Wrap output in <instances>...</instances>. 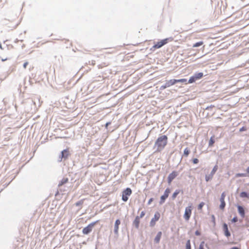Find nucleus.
<instances>
[{
    "mask_svg": "<svg viewBox=\"0 0 249 249\" xmlns=\"http://www.w3.org/2000/svg\"><path fill=\"white\" fill-rule=\"evenodd\" d=\"M168 138L166 135H161L157 139V152L163 150L167 145Z\"/></svg>",
    "mask_w": 249,
    "mask_h": 249,
    "instance_id": "obj_1",
    "label": "nucleus"
},
{
    "mask_svg": "<svg viewBox=\"0 0 249 249\" xmlns=\"http://www.w3.org/2000/svg\"><path fill=\"white\" fill-rule=\"evenodd\" d=\"M204 74L203 72H196L192 76H191L188 81V83H193L196 80H199L202 78Z\"/></svg>",
    "mask_w": 249,
    "mask_h": 249,
    "instance_id": "obj_2",
    "label": "nucleus"
},
{
    "mask_svg": "<svg viewBox=\"0 0 249 249\" xmlns=\"http://www.w3.org/2000/svg\"><path fill=\"white\" fill-rule=\"evenodd\" d=\"M99 220H97L93 222H92L89 224L87 227H85L82 231V232L84 234H88L90 233L92 230L94 226L98 223Z\"/></svg>",
    "mask_w": 249,
    "mask_h": 249,
    "instance_id": "obj_3",
    "label": "nucleus"
},
{
    "mask_svg": "<svg viewBox=\"0 0 249 249\" xmlns=\"http://www.w3.org/2000/svg\"><path fill=\"white\" fill-rule=\"evenodd\" d=\"M132 194V190L130 188H127L124 190L122 192V200L126 202L128 199L129 196Z\"/></svg>",
    "mask_w": 249,
    "mask_h": 249,
    "instance_id": "obj_4",
    "label": "nucleus"
},
{
    "mask_svg": "<svg viewBox=\"0 0 249 249\" xmlns=\"http://www.w3.org/2000/svg\"><path fill=\"white\" fill-rule=\"evenodd\" d=\"M173 40L172 37L166 38L162 40H159L157 41V49L160 48L167 44L169 41Z\"/></svg>",
    "mask_w": 249,
    "mask_h": 249,
    "instance_id": "obj_5",
    "label": "nucleus"
},
{
    "mask_svg": "<svg viewBox=\"0 0 249 249\" xmlns=\"http://www.w3.org/2000/svg\"><path fill=\"white\" fill-rule=\"evenodd\" d=\"M4 25L11 30L15 29L18 25V21L15 20L10 21L9 20H5Z\"/></svg>",
    "mask_w": 249,
    "mask_h": 249,
    "instance_id": "obj_6",
    "label": "nucleus"
},
{
    "mask_svg": "<svg viewBox=\"0 0 249 249\" xmlns=\"http://www.w3.org/2000/svg\"><path fill=\"white\" fill-rule=\"evenodd\" d=\"M192 214V208L191 206H188L185 208L184 214L183 217L185 220L188 221L190 218Z\"/></svg>",
    "mask_w": 249,
    "mask_h": 249,
    "instance_id": "obj_7",
    "label": "nucleus"
},
{
    "mask_svg": "<svg viewBox=\"0 0 249 249\" xmlns=\"http://www.w3.org/2000/svg\"><path fill=\"white\" fill-rule=\"evenodd\" d=\"M170 192V190L169 188L166 189L163 195L162 196H161L160 197V199L159 202L160 204H162L165 202L166 198L168 197Z\"/></svg>",
    "mask_w": 249,
    "mask_h": 249,
    "instance_id": "obj_8",
    "label": "nucleus"
},
{
    "mask_svg": "<svg viewBox=\"0 0 249 249\" xmlns=\"http://www.w3.org/2000/svg\"><path fill=\"white\" fill-rule=\"evenodd\" d=\"M226 196V195L225 192H223L220 198V205H219V209L220 210H223L225 209L226 206V203L225 201V198Z\"/></svg>",
    "mask_w": 249,
    "mask_h": 249,
    "instance_id": "obj_9",
    "label": "nucleus"
},
{
    "mask_svg": "<svg viewBox=\"0 0 249 249\" xmlns=\"http://www.w3.org/2000/svg\"><path fill=\"white\" fill-rule=\"evenodd\" d=\"M178 172L176 171L172 172L168 176V183L170 184L178 175Z\"/></svg>",
    "mask_w": 249,
    "mask_h": 249,
    "instance_id": "obj_10",
    "label": "nucleus"
},
{
    "mask_svg": "<svg viewBox=\"0 0 249 249\" xmlns=\"http://www.w3.org/2000/svg\"><path fill=\"white\" fill-rule=\"evenodd\" d=\"M222 228L224 231V235L227 237L231 236V234L228 229V226L226 223H224L222 225Z\"/></svg>",
    "mask_w": 249,
    "mask_h": 249,
    "instance_id": "obj_11",
    "label": "nucleus"
},
{
    "mask_svg": "<svg viewBox=\"0 0 249 249\" xmlns=\"http://www.w3.org/2000/svg\"><path fill=\"white\" fill-rule=\"evenodd\" d=\"M236 207L239 214L242 218H244L245 216V211L244 208L239 204H237Z\"/></svg>",
    "mask_w": 249,
    "mask_h": 249,
    "instance_id": "obj_12",
    "label": "nucleus"
},
{
    "mask_svg": "<svg viewBox=\"0 0 249 249\" xmlns=\"http://www.w3.org/2000/svg\"><path fill=\"white\" fill-rule=\"evenodd\" d=\"M70 155L69 149H65L61 152V159H67Z\"/></svg>",
    "mask_w": 249,
    "mask_h": 249,
    "instance_id": "obj_13",
    "label": "nucleus"
},
{
    "mask_svg": "<svg viewBox=\"0 0 249 249\" xmlns=\"http://www.w3.org/2000/svg\"><path fill=\"white\" fill-rule=\"evenodd\" d=\"M120 223H121V222H120V220L117 219L116 220L115 223V225H114V233L116 234H118L119 226L120 224Z\"/></svg>",
    "mask_w": 249,
    "mask_h": 249,
    "instance_id": "obj_14",
    "label": "nucleus"
},
{
    "mask_svg": "<svg viewBox=\"0 0 249 249\" xmlns=\"http://www.w3.org/2000/svg\"><path fill=\"white\" fill-rule=\"evenodd\" d=\"M140 217H139L138 216H137L133 222V224L135 226V227L137 228V229H138L139 227V224H140Z\"/></svg>",
    "mask_w": 249,
    "mask_h": 249,
    "instance_id": "obj_15",
    "label": "nucleus"
},
{
    "mask_svg": "<svg viewBox=\"0 0 249 249\" xmlns=\"http://www.w3.org/2000/svg\"><path fill=\"white\" fill-rule=\"evenodd\" d=\"M240 196L242 198H249V193H248L246 191H243L240 193Z\"/></svg>",
    "mask_w": 249,
    "mask_h": 249,
    "instance_id": "obj_16",
    "label": "nucleus"
},
{
    "mask_svg": "<svg viewBox=\"0 0 249 249\" xmlns=\"http://www.w3.org/2000/svg\"><path fill=\"white\" fill-rule=\"evenodd\" d=\"M214 136H212L211 137L210 140H209V146L211 147L212 146H213L214 142H215V141H214Z\"/></svg>",
    "mask_w": 249,
    "mask_h": 249,
    "instance_id": "obj_17",
    "label": "nucleus"
},
{
    "mask_svg": "<svg viewBox=\"0 0 249 249\" xmlns=\"http://www.w3.org/2000/svg\"><path fill=\"white\" fill-rule=\"evenodd\" d=\"M180 192V190L177 189L175 190V191L173 193L172 196V198L173 199H174L176 198V197L179 194Z\"/></svg>",
    "mask_w": 249,
    "mask_h": 249,
    "instance_id": "obj_18",
    "label": "nucleus"
},
{
    "mask_svg": "<svg viewBox=\"0 0 249 249\" xmlns=\"http://www.w3.org/2000/svg\"><path fill=\"white\" fill-rule=\"evenodd\" d=\"M248 175L247 173H236L235 175V178H239V177H248Z\"/></svg>",
    "mask_w": 249,
    "mask_h": 249,
    "instance_id": "obj_19",
    "label": "nucleus"
},
{
    "mask_svg": "<svg viewBox=\"0 0 249 249\" xmlns=\"http://www.w3.org/2000/svg\"><path fill=\"white\" fill-rule=\"evenodd\" d=\"M213 175H212L211 173L209 175H206L205 177V179L206 181L208 182L211 180L213 178Z\"/></svg>",
    "mask_w": 249,
    "mask_h": 249,
    "instance_id": "obj_20",
    "label": "nucleus"
},
{
    "mask_svg": "<svg viewBox=\"0 0 249 249\" xmlns=\"http://www.w3.org/2000/svg\"><path fill=\"white\" fill-rule=\"evenodd\" d=\"M203 44V42L202 41H200L199 42H196L194 43L193 45V47L196 48L202 46Z\"/></svg>",
    "mask_w": 249,
    "mask_h": 249,
    "instance_id": "obj_21",
    "label": "nucleus"
},
{
    "mask_svg": "<svg viewBox=\"0 0 249 249\" xmlns=\"http://www.w3.org/2000/svg\"><path fill=\"white\" fill-rule=\"evenodd\" d=\"M184 83L185 84H187V83H188L187 79L185 78L177 79V83Z\"/></svg>",
    "mask_w": 249,
    "mask_h": 249,
    "instance_id": "obj_22",
    "label": "nucleus"
},
{
    "mask_svg": "<svg viewBox=\"0 0 249 249\" xmlns=\"http://www.w3.org/2000/svg\"><path fill=\"white\" fill-rule=\"evenodd\" d=\"M167 82L169 84V86L170 87L171 86H172V85H175L176 84H177V79H171L170 80L167 81Z\"/></svg>",
    "mask_w": 249,
    "mask_h": 249,
    "instance_id": "obj_23",
    "label": "nucleus"
},
{
    "mask_svg": "<svg viewBox=\"0 0 249 249\" xmlns=\"http://www.w3.org/2000/svg\"><path fill=\"white\" fill-rule=\"evenodd\" d=\"M217 169H218V166L217 165H215L213 167V168L210 173L213 176L215 174L216 171L217 170Z\"/></svg>",
    "mask_w": 249,
    "mask_h": 249,
    "instance_id": "obj_24",
    "label": "nucleus"
},
{
    "mask_svg": "<svg viewBox=\"0 0 249 249\" xmlns=\"http://www.w3.org/2000/svg\"><path fill=\"white\" fill-rule=\"evenodd\" d=\"M190 152V150L187 147H186L184 150L183 155L185 157H187L189 155Z\"/></svg>",
    "mask_w": 249,
    "mask_h": 249,
    "instance_id": "obj_25",
    "label": "nucleus"
},
{
    "mask_svg": "<svg viewBox=\"0 0 249 249\" xmlns=\"http://www.w3.org/2000/svg\"><path fill=\"white\" fill-rule=\"evenodd\" d=\"M84 199H81L80 201L77 202L75 203V205L76 206H80V208H82V205L83 204V203H84Z\"/></svg>",
    "mask_w": 249,
    "mask_h": 249,
    "instance_id": "obj_26",
    "label": "nucleus"
},
{
    "mask_svg": "<svg viewBox=\"0 0 249 249\" xmlns=\"http://www.w3.org/2000/svg\"><path fill=\"white\" fill-rule=\"evenodd\" d=\"M161 231H159L157 233V243L159 242L160 239L161 238Z\"/></svg>",
    "mask_w": 249,
    "mask_h": 249,
    "instance_id": "obj_27",
    "label": "nucleus"
},
{
    "mask_svg": "<svg viewBox=\"0 0 249 249\" xmlns=\"http://www.w3.org/2000/svg\"><path fill=\"white\" fill-rule=\"evenodd\" d=\"M186 249H191V245L190 240H188L186 243Z\"/></svg>",
    "mask_w": 249,
    "mask_h": 249,
    "instance_id": "obj_28",
    "label": "nucleus"
},
{
    "mask_svg": "<svg viewBox=\"0 0 249 249\" xmlns=\"http://www.w3.org/2000/svg\"><path fill=\"white\" fill-rule=\"evenodd\" d=\"M204 204L205 203L203 202H201V203H200L197 206L198 210H201L203 207L204 206Z\"/></svg>",
    "mask_w": 249,
    "mask_h": 249,
    "instance_id": "obj_29",
    "label": "nucleus"
},
{
    "mask_svg": "<svg viewBox=\"0 0 249 249\" xmlns=\"http://www.w3.org/2000/svg\"><path fill=\"white\" fill-rule=\"evenodd\" d=\"M214 107V105H211L210 106L205 107V108L204 107V109H205V110H210L211 108H212Z\"/></svg>",
    "mask_w": 249,
    "mask_h": 249,
    "instance_id": "obj_30",
    "label": "nucleus"
},
{
    "mask_svg": "<svg viewBox=\"0 0 249 249\" xmlns=\"http://www.w3.org/2000/svg\"><path fill=\"white\" fill-rule=\"evenodd\" d=\"M238 221V218L236 216H234L231 219L232 223H236Z\"/></svg>",
    "mask_w": 249,
    "mask_h": 249,
    "instance_id": "obj_31",
    "label": "nucleus"
},
{
    "mask_svg": "<svg viewBox=\"0 0 249 249\" xmlns=\"http://www.w3.org/2000/svg\"><path fill=\"white\" fill-rule=\"evenodd\" d=\"M204 241L201 242L200 243V245H199L198 249H204Z\"/></svg>",
    "mask_w": 249,
    "mask_h": 249,
    "instance_id": "obj_32",
    "label": "nucleus"
},
{
    "mask_svg": "<svg viewBox=\"0 0 249 249\" xmlns=\"http://www.w3.org/2000/svg\"><path fill=\"white\" fill-rule=\"evenodd\" d=\"M192 161L194 164H197L198 163L199 160L197 158H194L193 159Z\"/></svg>",
    "mask_w": 249,
    "mask_h": 249,
    "instance_id": "obj_33",
    "label": "nucleus"
},
{
    "mask_svg": "<svg viewBox=\"0 0 249 249\" xmlns=\"http://www.w3.org/2000/svg\"><path fill=\"white\" fill-rule=\"evenodd\" d=\"M247 130V127L245 126H242V127H241L239 129V131L240 132H242V131H246Z\"/></svg>",
    "mask_w": 249,
    "mask_h": 249,
    "instance_id": "obj_34",
    "label": "nucleus"
},
{
    "mask_svg": "<svg viewBox=\"0 0 249 249\" xmlns=\"http://www.w3.org/2000/svg\"><path fill=\"white\" fill-rule=\"evenodd\" d=\"M163 85L165 89L170 87L167 81H166V82Z\"/></svg>",
    "mask_w": 249,
    "mask_h": 249,
    "instance_id": "obj_35",
    "label": "nucleus"
},
{
    "mask_svg": "<svg viewBox=\"0 0 249 249\" xmlns=\"http://www.w3.org/2000/svg\"><path fill=\"white\" fill-rule=\"evenodd\" d=\"M28 64H29L28 62H27V61L25 62L23 65V68L25 69H26L27 66H28Z\"/></svg>",
    "mask_w": 249,
    "mask_h": 249,
    "instance_id": "obj_36",
    "label": "nucleus"
},
{
    "mask_svg": "<svg viewBox=\"0 0 249 249\" xmlns=\"http://www.w3.org/2000/svg\"><path fill=\"white\" fill-rule=\"evenodd\" d=\"M155 225V220H154V218H152L151 221V222H150V225L151 226H154Z\"/></svg>",
    "mask_w": 249,
    "mask_h": 249,
    "instance_id": "obj_37",
    "label": "nucleus"
},
{
    "mask_svg": "<svg viewBox=\"0 0 249 249\" xmlns=\"http://www.w3.org/2000/svg\"><path fill=\"white\" fill-rule=\"evenodd\" d=\"M145 215V213L144 212L142 211L141 213V214L140 215V216H138L139 217H140V218L143 217Z\"/></svg>",
    "mask_w": 249,
    "mask_h": 249,
    "instance_id": "obj_38",
    "label": "nucleus"
},
{
    "mask_svg": "<svg viewBox=\"0 0 249 249\" xmlns=\"http://www.w3.org/2000/svg\"><path fill=\"white\" fill-rule=\"evenodd\" d=\"M195 235L196 236H199L201 235V232L199 231H198V230L196 231H195Z\"/></svg>",
    "mask_w": 249,
    "mask_h": 249,
    "instance_id": "obj_39",
    "label": "nucleus"
},
{
    "mask_svg": "<svg viewBox=\"0 0 249 249\" xmlns=\"http://www.w3.org/2000/svg\"><path fill=\"white\" fill-rule=\"evenodd\" d=\"M153 200H154V198H150L149 200V201H148V203H147L148 205H150Z\"/></svg>",
    "mask_w": 249,
    "mask_h": 249,
    "instance_id": "obj_40",
    "label": "nucleus"
},
{
    "mask_svg": "<svg viewBox=\"0 0 249 249\" xmlns=\"http://www.w3.org/2000/svg\"><path fill=\"white\" fill-rule=\"evenodd\" d=\"M160 217V214L158 212H157V221L159 220Z\"/></svg>",
    "mask_w": 249,
    "mask_h": 249,
    "instance_id": "obj_41",
    "label": "nucleus"
},
{
    "mask_svg": "<svg viewBox=\"0 0 249 249\" xmlns=\"http://www.w3.org/2000/svg\"><path fill=\"white\" fill-rule=\"evenodd\" d=\"M165 88H164V87L163 86V85H161L160 87V89H159V90H162V89H165Z\"/></svg>",
    "mask_w": 249,
    "mask_h": 249,
    "instance_id": "obj_42",
    "label": "nucleus"
},
{
    "mask_svg": "<svg viewBox=\"0 0 249 249\" xmlns=\"http://www.w3.org/2000/svg\"><path fill=\"white\" fill-rule=\"evenodd\" d=\"M212 221L214 223V224H215V217H214V216L213 215L212 216Z\"/></svg>",
    "mask_w": 249,
    "mask_h": 249,
    "instance_id": "obj_43",
    "label": "nucleus"
},
{
    "mask_svg": "<svg viewBox=\"0 0 249 249\" xmlns=\"http://www.w3.org/2000/svg\"><path fill=\"white\" fill-rule=\"evenodd\" d=\"M246 171H247V174L248 175V174H249V166L247 168Z\"/></svg>",
    "mask_w": 249,
    "mask_h": 249,
    "instance_id": "obj_44",
    "label": "nucleus"
},
{
    "mask_svg": "<svg viewBox=\"0 0 249 249\" xmlns=\"http://www.w3.org/2000/svg\"><path fill=\"white\" fill-rule=\"evenodd\" d=\"M231 249H240L237 247H233L231 248Z\"/></svg>",
    "mask_w": 249,
    "mask_h": 249,
    "instance_id": "obj_45",
    "label": "nucleus"
},
{
    "mask_svg": "<svg viewBox=\"0 0 249 249\" xmlns=\"http://www.w3.org/2000/svg\"><path fill=\"white\" fill-rule=\"evenodd\" d=\"M68 181V179H66V180H64V182H62V183L66 182Z\"/></svg>",
    "mask_w": 249,
    "mask_h": 249,
    "instance_id": "obj_46",
    "label": "nucleus"
},
{
    "mask_svg": "<svg viewBox=\"0 0 249 249\" xmlns=\"http://www.w3.org/2000/svg\"><path fill=\"white\" fill-rule=\"evenodd\" d=\"M160 81H158V82H157V85H159V84H160Z\"/></svg>",
    "mask_w": 249,
    "mask_h": 249,
    "instance_id": "obj_47",
    "label": "nucleus"
},
{
    "mask_svg": "<svg viewBox=\"0 0 249 249\" xmlns=\"http://www.w3.org/2000/svg\"><path fill=\"white\" fill-rule=\"evenodd\" d=\"M7 59V58H5L4 59H2V61H5V60H6Z\"/></svg>",
    "mask_w": 249,
    "mask_h": 249,
    "instance_id": "obj_48",
    "label": "nucleus"
}]
</instances>
